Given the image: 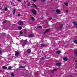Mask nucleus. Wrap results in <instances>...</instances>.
I'll use <instances>...</instances> for the list:
<instances>
[{
  "label": "nucleus",
  "instance_id": "f257e3e1",
  "mask_svg": "<svg viewBox=\"0 0 77 77\" xmlns=\"http://www.w3.org/2000/svg\"><path fill=\"white\" fill-rule=\"evenodd\" d=\"M22 42H23V44H22V45L23 46V47H24V46L23 45H26L27 43V40L26 39L23 42L22 41Z\"/></svg>",
  "mask_w": 77,
  "mask_h": 77
},
{
  "label": "nucleus",
  "instance_id": "f03ea898",
  "mask_svg": "<svg viewBox=\"0 0 77 77\" xmlns=\"http://www.w3.org/2000/svg\"><path fill=\"white\" fill-rule=\"evenodd\" d=\"M18 24L20 26H22L23 25V22L22 21H19L18 22Z\"/></svg>",
  "mask_w": 77,
  "mask_h": 77
},
{
  "label": "nucleus",
  "instance_id": "7ed1b4c3",
  "mask_svg": "<svg viewBox=\"0 0 77 77\" xmlns=\"http://www.w3.org/2000/svg\"><path fill=\"white\" fill-rule=\"evenodd\" d=\"M19 54H20V53L19 52H18L17 51H16L15 52V56H17V57H18Z\"/></svg>",
  "mask_w": 77,
  "mask_h": 77
},
{
  "label": "nucleus",
  "instance_id": "20e7f679",
  "mask_svg": "<svg viewBox=\"0 0 77 77\" xmlns=\"http://www.w3.org/2000/svg\"><path fill=\"white\" fill-rule=\"evenodd\" d=\"M32 12L34 14V15H36V10H34V9H32Z\"/></svg>",
  "mask_w": 77,
  "mask_h": 77
},
{
  "label": "nucleus",
  "instance_id": "39448f33",
  "mask_svg": "<svg viewBox=\"0 0 77 77\" xmlns=\"http://www.w3.org/2000/svg\"><path fill=\"white\" fill-rule=\"evenodd\" d=\"M73 24L75 27L77 28V22H73Z\"/></svg>",
  "mask_w": 77,
  "mask_h": 77
},
{
  "label": "nucleus",
  "instance_id": "423d86ee",
  "mask_svg": "<svg viewBox=\"0 0 77 77\" xmlns=\"http://www.w3.org/2000/svg\"><path fill=\"white\" fill-rule=\"evenodd\" d=\"M34 35L33 34H30L28 36L29 38H32V37H33Z\"/></svg>",
  "mask_w": 77,
  "mask_h": 77
},
{
  "label": "nucleus",
  "instance_id": "0eeeda50",
  "mask_svg": "<svg viewBox=\"0 0 77 77\" xmlns=\"http://www.w3.org/2000/svg\"><path fill=\"white\" fill-rule=\"evenodd\" d=\"M63 60H65L66 61H67L68 60V58L67 57H65L63 58Z\"/></svg>",
  "mask_w": 77,
  "mask_h": 77
},
{
  "label": "nucleus",
  "instance_id": "6e6552de",
  "mask_svg": "<svg viewBox=\"0 0 77 77\" xmlns=\"http://www.w3.org/2000/svg\"><path fill=\"white\" fill-rule=\"evenodd\" d=\"M49 29H46V31L44 32V34H45L47 32H49Z\"/></svg>",
  "mask_w": 77,
  "mask_h": 77
},
{
  "label": "nucleus",
  "instance_id": "1a4fd4ad",
  "mask_svg": "<svg viewBox=\"0 0 77 77\" xmlns=\"http://www.w3.org/2000/svg\"><path fill=\"white\" fill-rule=\"evenodd\" d=\"M27 51L28 53H31V50L28 49L27 50Z\"/></svg>",
  "mask_w": 77,
  "mask_h": 77
},
{
  "label": "nucleus",
  "instance_id": "9d476101",
  "mask_svg": "<svg viewBox=\"0 0 77 77\" xmlns=\"http://www.w3.org/2000/svg\"><path fill=\"white\" fill-rule=\"evenodd\" d=\"M2 68L4 69H8V68L5 66H3Z\"/></svg>",
  "mask_w": 77,
  "mask_h": 77
},
{
  "label": "nucleus",
  "instance_id": "9b49d317",
  "mask_svg": "<svg viewBox=\"0 0 77 77\" xmlns=\"http://www.w3.org/2000/svg\"><path fill=\"white\" fill-rule=\"evenodd\" d=\"M56 12L57 13H58V14H60V11L59 10H56Z\"/></svg>",
  "mask_w": 77,
  "mask_h": 77
},
{
  "label": "nucleus",
  "instance_id": "f8f14e48",
  "mask_svg": "<svg viewBox=\"0 0 77 77\" xmlns=\"http://www.w3.org/2000/svg\"><path fill=\"white\" fill-rule=\"evenodd\" d=\"M25 68V66H20L19 67L20 68Z\"/></svg>",
  "mask_w": 77,
  "mask_h": 77
},
{
  "label": "nucleus",
  "instance_id": "ddd939ff",
  "mask_svg": "<svg viewBox=\"0 0 77 77\" xmlns=\"http://www.w3.org/2000/svg\"><path fill=\"white\" fill-rule=\"evenodd\" d=\"M16 9H14L13 10V15H15V11Z\"/></svg>",
  "mask_w": 77,
  "mask_h": 77
},
{
  "label": "nucleus",
  "instance_id": "4468645a",
  "mask_svg": "<svg viewBox=\"0 0 77 77\" xmlns=\"http://www.w3.org/2000/svg\"><path fill=\"white\" fill-rule=\"evenodd\" d=\"M11 76H12L13 77H14V76H15V74H14V73H12L11 74Z\"/></svg>",
  "mask_w": 77,
  "mask_h": 77
},
{
  "label": "nucleus",
  "instance_id": "2eb2a0df",
  "mask_svg": "<svg viewBox=\"0 0 77 77\" xmlns=\"http://www.w3.org/2000/svg\"><path fill=\"white\" fill-rule=\"evenodd\" d=\"M61 65V63H58L56 65L57 66H60V65Z\"/></svg>",
  "mask_w": 77,
  "mask_h": 77
},
{
  "label": "nucleus",
  "instance_id": "dca6fc26",
  "mask_svg": "<svg viewBox=\"0 0 77 77\" xmlns=\"http://www.w3.org/2000/svg\"><path fill=\"white\" fill-rule=\"evenodd\" d=\"M56 53L57 54H60V51H57L56 52Z\"/></svg>",
  "mask_w": 77,
  "mask_h": 77
},
{
  "label": "nucleus",
  "instance_id": "f3484780",
  "mask_svg": "<svg viewBox=\"0 0 77 77\" xmlns=\"http://www.w3.org/2000/svg\"><path fill=\"white\" fill-rule=\"evenodd\" d=\"M18 29L19 30H21L22 29V27L21 26H19L18 27Z\"/></svg>",
  "mask_w": 77,
  "mask_h": 77
},
{
  "label": "nucleus",
  "instance_id": "a211bd4d",
  "mask_svg": "<svg viewBox=\"0 0 77 77\" xmlns=\"http://www.w3.org/2000/svg\"><path fill=\"white\" fill-rule=\"evenodd\" d=\"M41 60H44V57H42L40 58Z\"/></svg>",
  "mask_w": 77,
  "mask_h": 77
},
{
  "label": "nucleus",
  "instance_id": "6ab92c4d",
  "mask_svg": "<svg viewBox=\"0 0 77 77\" xmlns=\"http://www.w3.org/2000/svg\"><path fill=\"white\" fill-rule=\"evenodd\" d=\"M64 4L66 6H68V3H65Z\"/></svg>",
  "mask_w": 77,
  "mask_h": 77
},
{
  "label": "nucleus",
  "instance_id": "aec40b11",
  "mask_svg": "<svg viewBox=\"0 0 77 77\" xmlns=\"http://www.w3.org/2000/svg\"><path fill=\"white\" fill-rule=\"evenodd\" d=\"M31 20H32V21H33L35 20V18L33 17H31Z\"/></svg>",
  "mask_w": 77,
  "mask_h": 77
},
{
  "label": "nucleus",
  "instance_id": "412c9836",
  "mask_svg": "<svg viewBox=\"0 0 77 77\" xmlns=\"http://www.w3.org/2000/svg\"><path fill=\"white\" fill-rule=\"evenodd\" d=\"M11 68H12V67L10 66L8 67V69H9V70H11Z\"/></svg>",
  "mask_w": 77,
  "mask_h": 77
},
{
  "label": "nucleus",
  "instance_id": "4be33fe9",
  "mask_svg": "<svg viewBox=\"0 0 77 77\" xmlns=\"http://www.w3.org/2000/svg\"><path fill=\"white\" fill-rule=\"evenodd\" d=\"M75 54L76 55H77V51H75Z\"/></svg>",
  "mask_w": 77,
  "mask_h": 77
},
{
  "label": "nucleus",
  "instance_id": "5701e85b",
  "mask_svg": "<svg viewBox=\"0 0 77 77\" xmlns=\"http://www.w3.org/2000/svg\"><path fill=\"white\" fill-rule=\"evenodd\" d=\"M5 11H8V8L6 7L5 8Z\"/></svg>",
  "mask_w": 77,
  "mask_h": 77
},
{
  "label": "nucleus",
  "instance_id": "b1692460",
  "mask_svg": "<svg viewBox=\"0 0 77 77\" xmlns=\"http://www.w3.org/2000/svg\"><path fill=\"white\" fill-rule=\"evenodd\" d=\"M62 27H63V24H61L60 26V29H62Z\"/></svg>",
  "mask_w": 77,
  "mask_h": 77
},
{
  "label": "nucleus",
  "instance_id": "393cba45",
  "mask_svg": "<svg viewBox=\"0 0 77 77\" xmlns=\"http://www.w3.org/2000/svg\"><path fill=\"white\" fill-rule=\"evenodd\" d=\"M74 43H75V44H77V40H75L74 41Z\"/></svg>",
  "mask_w": 77,
  "mask_h": 77
},
{
  "label": "nucleus",
  "instance_id": "a878e982",
  "mask_svg": "<svg viewBox=\"0 0 77 77\" xmlns=\"http://www.w3.org/2000/svg\"><path fill=\"white\" fill-rule=\"evenodd\" d=\"M38 28H40V29H42V27L41 26H38Z\"/></svg>",
  "mask_w": 77,
  "mask_h": 77
},
{
  "label": "nucleus",
  "instance_id": "bb28decb",
  "mask_svg": "<svg viewBox=\"0 0 77 77\" xmlns=\"http://www.w3.org/2000/svg\"><path fill=\"white\" fill-rule=\"evenodd\" d=\"M24 33H27V30H24Z\"/></svg>",
  "mask_w": 77,
  "mask_h": 77
},
{
  "label": "nucleus",
  "instance_id": "cd10ccee",
  "mask_svg": "<svg viewBox=\"0 0 77 77\" xmlns=\"http://www.w3.org/2000/svg\"><path fill=\"white\" fill-rule=\"evenodd\" d=\"M20 35H22V34H23V32H22V31H20Z\"/></svg>",
  "mask_w": 77,
  "mask_h": 77
},
{
  "label": "nucleus",
  "instance_id": "c85d7f7f",
  "mask_svg": "<svg viewBox=\"0 0 77 77\" xmlns=\"http://www.w3.org/2000/svg\"><path fill=\"white\" fill-rule=\"evenodd\" d=\"M44 46H45V45L42 44L41 45V47H44Z\"/></svg>",
  "mask_w": 77,
  "mask_h": 77
},
{
  "label": "nucleus",
  "instance_id": "c756f323",
  "mask_svg": "<svg viewBox=\"0 0 77 77\" xmlns=\"http://www.w3.org/2000/svg\"><path fill=\"white\" fill-rule=\"evenodd\" d=\"M56 71V69H54V70H52V72H53H53H54V71Z\"/></svg>",
  "mask_w": 77,
  "mask_h": 77
},
{
  "label": "nucleus",
  "instance_id": "7c9ffc66",
  "mask_svg": "<svg viewBox=\"0 0 77 77\" xmlns=\"http://www.w3.org/2000/svg\"><path fill=\"white\" fill-rule=\"evenodd\" d=\"M52 20V18H50L49 19V21H50V20Z\"/></svg>",
  "mask_w": 77,
  "mask_h": 77
},
{
  "label": "nucleus",
  "instance_id": "2f4dec72",
  "mask_svg": "<svg viewBox=\"0 0 77 77\" xmlns=\"http://www.w3.org/2000/svg\"><path fill=\"white\" fill-rule=\"evenodd\" d=\"M30 6V4L29 3L28 4V6Z\"/></svg>",
  "mask_w": 77,
  "mask_h": 77
},
{
  "label": "nucleus",
  "instance_id": "473e14b6",
  "mask_svg": "<svg viewBox=\"0 0 77 77\" xmlns=\"http://www.w3.org/2000/svg\"><path fill=\"white\" fill-rule=\"evenodd\" d=\"M6 20H5L3 22V23H6Z\"/></svg>",
  "mask_w": 77,
  "mask_h": 77
},
{
  "label": "nucleus",
  "instance_id": "72a5a7b5",
  "mask_svg": "<svg viewBox=\"0 0 77 77\" xmlns=\"http://www.w3.org/2000/svg\"><path fill=\"white\" fill-rule=\"evenodd\" d=\"M75 68H77V63L75 65Z\"/></svg>",
  "mask_w": 77,
  "mask_h": 77
},
{
  "label": "nucleus",
  "instance_id": "f704fd0d",
  "mask_svg": "<svg viewBox=\"0 0 77 77\" xmlns=\"http://www.w3.org/2000/svg\"><path fill=\"white\" fill-rule=\"evenodd\" d=\"M20 15H21V14H18V17H20Z\"/></svg>",
  "mask_w": 77,
  "mask_h": 77
},
{
  "label": "nucleus",
  "instance_id": "c9c22d12",
  "mask_svg": "<svg viewBox=\"0 0 77 77\" xmlns=\"http://www.w3.org/2000/svg\"><path fill=\"white\" fill-rule=\"evenodd\" d=\"M34 6H35V8H36V5H35V4L34 5Z\"/></svg>",
  "mask_w": 77,
  "mask_h": 77
},
{
  "label": "nucleus",
  "instance_id": "e433bc0d",
  "mask_svg": "<svg viewBox=\"0 0 77 77\" xmlns=\"http://www.w3.org/2000/svg\"><path fill=\"white\" fill-rule=\"evenodd\" d=\"M3 36H5L6 35V33H4L3 35Z\"/></svg>",
  "mask_w": 77,
  "mask_h": 77
},
{
  "label": "nucleus",
  "instance_id": "4c0bfd02",
  "mask_svg": "<svg viewBox=\"0 0 77 77\" xmlns=\"http://www.w3.org/2000/svg\"><path fill=\"white\" fill-rule=\"evenodd\" d=\"M42 2H45L46 0H42Z\"/></svg>",
  "mask_w": 77,
  "mask_h": 77
},
{
  "label": "nucleus",
  "instance_id": "58836bf2",
  "mask_svg": "<svg viewBox=\"0 0 77 77\" xmlns=\"http://www.w3.org/2000/svg\"><path fill=\"white\" fill-rule=\"evenodd\" d=\"M66 12H67V13H68V10H66Z\"/></svg>",
  "mask_w": 77,
  "mask_h": 77
},
{
  "label": "nucleus",
  "instance_id": "ea45409f",
  "mask_svg": "<svg viewBox=\"0 0 77 77\" xmlns=\"http://www.w3.org/2000/svg\"><path fill=\"white\" fill-rule=\"evenodd\" d=\"M37 0H33V2H36V1Z\"/></svg>",
  "mask_w": 77,
  "mask_h": 77
},
{
  "label": "nucleus",
  "instance_id": "a19ab883",
  "mask_svg": "<svg viewBox=\"0 0 77 77\" xmlns=\"http://www.w3.org/2000/svg\"><path fill=\"white\" fill-rule=\"evenodd\" d=\"M2 53V51H0V54H1V53Z\"/></svg>",
  "mask_w": 77,
  "mask_h": 77
},
{
  "label": "nucleus",
  "instance_id": "79ce46f5",
  "mask_svg": "<svg viewBox=\"0 0 77 77\" xmlns=\"http://www.w3.org/2000/svg\"><path fill=\"white\" fill-rule=\"evenodd\" d=\"M21 0H17L18 2H20Z\"/></svg>",
  "mask_w": 77,
  "mask_h": 77
},
{
  "label": "nucleus",
  "instance_id": "37998d69",
  "mask_svg": "<svg viewBox=\"0 0 77 77\" xmlns=\"http://www.w3.org/2000/svg\"><path fill=\"white\" fill-rule=\"evenodd\" d=\"M2 8H0V10H2Z\"/></svg>",
  "mask_w": 77,
  "mask_h": 77
},
{
  "label": "nucleus",
  "instance_id": "c03bdc74",
  "mask_svg": "<svg viewBox=\"0 0 77 77\" xmlns=\"http://www.w3.org/2000/svg\"><path fill=\"white\" fill-rule=\"evenodd\" d=\"M16 45H18V43H16Z\"/></svg>",
  "mask_w": 77,
  "mask_h": 77
},
{
  "label": "nucleus",
  "instance_id": "a18cd8bd",
  "mask_svg": "<svg viewBox=\"0 0 77 77\" xmlns=\"http://www.w3.org/2000/svg\"><path fill=\"white\" fill-rule=\"evenodd\" d=\"M35 74H38V73H35Z\"/></svg>",
  "mask_w": 77,
  "mask_h": 77
},
{
  "label": "nucleus",
  "instance_id": "49530a36",
  "mask_svg": "<svg viewBox=\"0 0 77 77\" xmlns=\"http://www.w3.org/2000/svg\"><path fill=\"white\" fill-rule=\"evenodd\" d=\"M11 4L12 5V2H11Z\"/></svg>",
  "mask_w": 77,
  "mask_h": 77
},
{
  "label": "nucleus",
  "instance_id": "de8ad7c7",
  "mask_svg": "<svg viewBox=\"0 0 77 77\" xmlns=\"http://www.w3.org/2000/svg\"><path fill=\"white\" fill-rule=\"evenodd\" d=\"M45 58H46L47 57H46V56H45Z\"/></svg>",
  "mask_w": 77,
  "mask_h": 77
},
{
  "label": "nucleus",
  "instance_id": "09e8293b",
  "mask_svg": "<svg viewBox=\"0 0 77 77\" xmlns=\"http://www.w3.org/2000/svg\"><path fill=\"white\" fill-rule=\"evenodd\" d=\"M70 77H72V76H70Z\"/></svg>",
  "mask_w": 77,
  "mask_h": 77
},
{
  "label": "nucleus",
  "instance_id": "8fccbe9b",
  "mask_svg": "<svg viewBox=\"0 0 77 77\" xmlns=\"http://www.w3.org/2000/svg\"><path fill=\"white\" fill-rule=\"evenodd\" d=\"M26 75V74L25 75Z\"/></svg>",
  "mask_w": 77,
  "mask_h": 77
},
{
  "label": "nucleus",
  "instance_id": "3c124183",
  "mask_svg": "<svg viewBox=\"0 0 77 77\" xmlns=\"http://www.w3.org/2000/svg\"><path fill=\"white\" fill-rule=\"evenodd\" d=\"M1 46V44H0V46Z\"/></svg>",
  "mask_w": 77,
  "mask_h": 77
},
{
  "label": "nucleus",
  "instance_id": "603ef678",
  "mask_svg": "<svg viewBox=\"0 0 77 77\" xmlns=\"http://www.w3.org/2000/svg\"><path fill=\"white\" fill-rule=\"evenodd\" d=\"M0 59H1V58L0 57Z\"/></svg>",
  "mask_w": 77,
  "mask_h": 77
},
{
  "label": "nucleus",
  "instance_id": "864d4df0",
  "mask_svg": "<svg viewBox=\"0 0 77 77\" xmlns=\"http://www.w3.org/2000/svg\"><path fill=\"white\" fill-rule=\"evenodd\" d=\"M0 38H1V37H0Z\"/></svg>",
  "mask_w": 77,
  "mask_h": 77
}]
</instances>
